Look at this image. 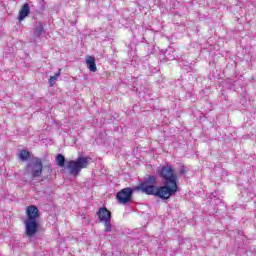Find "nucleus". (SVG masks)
Instances as JSON below:
<instances>
[{
    "instance_id": "obj_6",
    "label": "nucleus",
    "mask_w": 256,
    "mask_h": 256,
    "mask_svg": "<svg viewBox=\"0 0 256 256\" xmlns=\"http://www.w3.org/2000/svg\"><path fill=\"white\" fill-rule=\"evenodd\" d=\"M100 223H104L105 233H111L113 226L111 225V212L107 208H100L97 212Z\"/></svg>"
},
{
    "instance_id": "obj_3",
    "label": "nucleus",
    "mask_w": 256,
    "mask_h": 256,
    "mask_svg": "<svg viewBox=\"0 0 256 256\" xmlns=\"http://www.w3.org/2000/svg\"><path fill=\"white\" fill-rule=\"evenodd\" d=\"M157 178L155 176H149L146 178L139 186V189L142 190V193L146 195H154L160 199H169L165 190H161V186L157 187Z\"/></svg>"
},
{
    "instance_id": "obj_8",
    "label": "nucleus",
    "mask_w": 256,
    "mask_h": 256,
    "mask_svg": "<svg viewBox=\"0 0 256 256\" xmlns=\"http://www.w3.org/2000/svg\"><path fill=\"white\" fill-rule=\"evenodd\" d=\"M31 13V7L29 3H24L19 11L18 21L21 22Z\"/></svg>"
},
{
    "instance_id": "obj_9",
    "label": "nucleus",
    "mask_w": 256,
    "mask_h": 256,
    "mask_svg": "<svg viewBox=\"0 0 256 256\" xmlns=\"http://www.w3.org/2000/svg\"><path fill=\"white\" fill-rule=\"evenodd\" d=\"M86 65L92 73L97 71V64L95 63V58L93 56H89L86 58Z\"/></svg>"
},
{
    "instance_id": "obj_11",
    "label": "nucleus",
    "mask_w": 256,
    "mask_h": 256,
    "mask_svg": "<svg viewBox=\"0 0 256 256\" xmlns=\"http://www.w3.org/2000/svg\"><path fill=\"white\" fill-rule=\"evenodd\" d=\"M56 163L58 167H64L65 166V156L63 154H58L56 156Z\"/></svg>"
},
{
    "instance_id": "obj_5",
    "label": "nucleus",
    "mask_w": 256,
    "mask_h": 256,
    "mask_svg": "<svg viewBox=\"0 0 256 256\" xmlns=\"http://www.w3.org/2000/svg\"><path fill=\"white\" fill-rule=\"evenodd\" d=\"M26 172L30 173L31 179H37L43 174V162L41 158H34L32 163L26 167Z\"/></svg>"
},
{
    "instance_id": "obj_13",
    "label": "nucleus",
    "mask_w": 256,
    "mask_h": 256,
    "mask_svg": "<svg viewBox=\"0 0 256 256\" xmlns=\"http://www.w3.org/2000/svg\"><path fill=\"white\" fill-rule=\"evenodd\" d=\"M19 157H20L21 161H27V159H29V151L22 150L19 154Z\"/></svg>"
},
{
    "instance_id": "obj_1",
    "label": "nucleus",
    "mask_w": 256,
    "mask_h": 256,
    "mask_svg": "<svg viewBox=\"0 0 256 256\" xmlns=\"http://www.w3.org/2000/svg\"><path fill=\"white\" fill-rule=\"evenodd\" d=\"M158 175L162 178L164 186H161V191L169 199L177 193L179 186L177 185V174L171 165L162 166L157 170Z\"/></svg>"
},
{
    "instance_id": "obj_10",
    "label": "nucleus",
    "mask_w": 256,
    "mask_h": 256,
    "mask_svg": "<svg viewBox=\"0 0 256 256\" xmlns=\"http://www.w3.org/2000/svg\"><path fill=\"white\" fill-rule=\"evenodd\" d=\"M43 31H45V28L43 26V23L40 22L34 29V35L36 37H41V35H43Z\"/></svg>"
},
{
    "instance_id": "obj_2",
    "label": "nucleus",
    "mask_w": 256,
    "mask_h": 256,
    "mask_svg": "<svg viewBox=\"0 0 256 256\" xmlns=\"http://www.w3.org/2000/svg\"><path fill=\"white\" fill-rule=\"evenodd\" d=\"M27 219L24 221L25 224V235L26 237H33L37 233V229H39V208L35 205L28 206L26 209Z\"/></svg>"
},
{
    "instance_id": "obj_7",
    "label": "nucleus",
    "mask_w": 256,
    "mask_h": 256,
    "mask_svg": "<svg viewBox=\"0 0 256 256\" xmlns=\"http://www.w3.org/2000/svg\"><path fill=\"white\" fill-rule=\"evenodd\" d=\"M132 197L133 189L129 187L122 189L116 194V199L118 200V203H120L121 205L129 203Z\"/></svg>"
},
{
    "instance_id": "obj_12",
    "label": "nucleus",
    "mask_w": 256,
    "mask_h": 256,
    "mask_svg": "<svg viewBox=\"0 0 256 256\" xmlns=\"http://www.w3.org/2000/svg\"><path fill=\"white\" fill-rule=\"evenodd\" d=\"M59 75H61V72H58L54 76L50 77V79H49L50 87H53V85H55V81H57V79H59Z\"/></svg>"
},
{
    "instance_id": "obj_4",
    "label": "nucleus",
    "mask_w": 256,
    "mask_h": 256,
    "mask_svg": "<svg viewBox=\"0 0 256 256\" xmlns=\"http://www.w3.org/2000/svg\"><path fill=\"white\" fill-rule=\"evenodd\" d=\"M89 157H78L76 160H70L67 162L66 169H68L70 175L77 177L81 173L82 169H87L89 165Z\"/></svg>"
}]
</instances>
